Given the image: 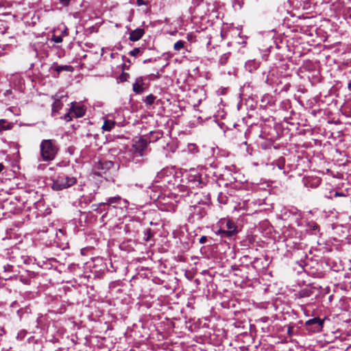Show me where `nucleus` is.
<instances>
[{
    "label": "nucleus",
    "mask_w": 351,
    "mask_h": 351,
    "mask_svg": "<svg viewBox=\"0 0 351 351\" xmlns=\"http://www.w3.org/2000/svg\"><path fill=\"white\" fill-rule=\"evenodd\" d=\"M156 96H154L152 94H149L143 99V101L146 106H151L154 103V101L156 100Z\"/></svg>",
    "instance_id": "obj_17"
},
{
    "label": "nucleus",
    "mask_w": 351,
    "mask_h": 351,
    "mask_svg": "<svg viewBox=\"0 0 351 351\" xmlns=\"http://www.w3.org/2000/svg\"><path fill=\"white\" fill-rule=\"evenodd\" d=\"M26 334H27V332H26V331H25V330H21V331H20V332L18 333L16 338H17L18 339L22 340V339L25 337Z\"/></svg>",
    "instance_id": "obj_32"
},
{
    "label": "nucleus",
    "mask_w": 351,
    "mask_h": 351,
    "mask_svg": "<svg viewBox=\"0 0 351 351\" xmlns=\"http://www.w3.org/2000/svg\"><path fill=\"white\" fill-rule=\"evenodd\" d=\"M99 166L100 167L99 168L101 169H110L112 167H113L114 164L111 161L105 160V161L100 162Z\"/></svg>",
    "instance_id": "obj_16"
},
{
    "label": "nucleus",
    "mask_w": 351,
    "mask_h": 351,
    "mask_svg": "<svg viewBox=\"0 0 351 351\" xmlns=\"http://www.w3.org/2000/svg\"><path fill=\"white\" fill-rule=\"evenodd\" d=\"M292 332H293V327L292 326H289L288 327V330H287V333L289 336L292 335Z\"/></svg>",
    "instance_id": "obj_38"
},
{
    "label": "nucleus",
    "mask_w": 351,
    "mask_h": 351,
    "mask_svg": "<svg viewBox=\"0 0 351 351\" xmlns=\"http://www.w3.org/2000/svg\"><path fill=\"white\" fill-rule=\"evenodd\" d=\"M167 147L169 152H170L171 153H174L178 149V145L176 143H167Z\"/></svg>",
    "instance_id": "obj_20"
},
{
    "label": "nucleus",
    "mask_w": 351,
    "mask_h": 351,
    "mask_svg": "<svg viewBox=\"0 0 351 351\" xmlns=\"http://www.w3.org/2000/svg\"><path fill=\"white\" fill-rule=\"evenodd\" d=\"M265 82L268 84H271V82L269 81V78H268V76H267L266 79H265Z\"/></svg>",
    "instance_id": "obj_42"
},
{
    "label": "nucleus",
    "mask_w": 351,
    "mask_h": 351,
    "mask_svg": "<svg viewBox=\"0 0 351 351\" xmlns=\"http://www.w3.org/2000/svg\"><path fill=\"white\" fill-rule=\"evenodd\" d=\"M240 182H241V183H243V182H247V180H240Z\"/></svg>",
    "instance_id": "obj_48"
},
{
    "label": "nucleus",
    "mask_w": 351,
    "mask_h": 351,
    "mask_svg": "<svg viewBox=\"0 0 351 351\" xmlns=\"http://www.w3.org/2000/svg\"><path fill=\"white\" fill-rule=\"evenodd\" d=\"M162 133L159 131L150 132L148 136H144L147 139L149 143H154L161 138Z\"/></svg>",
    "instance_id": "obj_11"
},
{
    "label": "nucleus",
    "mask_w": 351,
    "mask_h": 351,
    "mask_svg": "<svg viewBox=\"0 0 351 351\" xmlns=\"http://www.w3.org/2000/svg\"><path fill=\"white\" fill-rule=\"evenodd\" d=\"M73 67L71 65H59L56 62H53L50 66L49 71L53 77L58 78L61 72H73Z\"/></svg>",
    "instance_id": "obj_4"
},
{
    "label": "nucleus",
    "mask_w": 351,
    "mask_h": 351,
    "mask_svg": "<svg viewBox=\"0 0 351 351\" xmlns=\"http://www.w3.org/2000/svg\"><path fill=\"white\" fill-rule=\"evenodd\" d=\"M145 34V29L143 28H136L130 33L129 40L132 42L139 40Z\"/></svg>",
    "instance_id": "obj_9"
},
{
    "label": "nucleus",
    "mask_w": 351,
    "mask_h": 351,
    "mask_svg": "<svg viewBox=\"0 0 351 351\" xmlns=\"http://www.w3.org/2000/svg\"><path fill=\"white\" fill-rule=\"evenodd\" d=\"M70 111L74 113L76 117H82L86 113V108L82 105H76V103H71Z\"/></svg>",
    "instance_id": "obj_8"
},
{
    "label": "nucleus",
    "mask_w": 351,
    "mask_h": 351,
    "mask_svg": "<svg viewBox=\"0 0 351 351\" xmlns=\"http://www.w3.org/2000/svg\"><path fill=\"white\" fill-rule=\"evenodd\" d=\"M214 157L212 156L211 158H206V165H210V167H213V164L214 163Z\"/></svg>",
    "instance_id": "obj_34"
},
{
    "label": "nucleus",
    "mask_w": 351,
    "mask_h": 351,
    "mask_svg": "<svg viewBox=\"0 0 351 351\" xmlns=\"http://www.w3.org/2000/svg\"><path fill=\"white\" fill-rule=\"evenodd\" d=\"M197 168L199 169V171L197 173V176H201L204 173L205 174V176H208V174L206 172L204 171V170L208 169V168L206 167V166H199Z\"/></svg>",
    "instance_id": "obj_27"
},
{
    "label": "nucleus",
    "mask_w": 351,
    "mask_h": 351,
    "mask_svg": "<svg viewBox=\"0 0 351 351\" xmlns=\"http://www.w3.org/2000/svg\"><path fill=\"white\" fill-rule=\"evenodd\" d=\"M272 146V143L270 141H266L261 144V147L263 149H270Z\"/></svg>",
    "instance_id": "obj_25"
},
{
    "label": "nucleus",
    "mask_w": 351,
    "mask_h": 351,
    "mask_svg": "<svg viewBox=\"0 0 351 351\" xmlns=\"http://www.w3.org/2000/svg\"><path fill=\"white\" fill-rule=\"evenodd\" d=\"M141 52V49L138 47L134 48L130 51L129 54L132 56H136Z\"/></svg>",
    "instance_id": "obj_28"
},
{
    "label": "nucleus",
    "mask_w": 351,
    "mask_h": 351,
    "mask_svg": "<svg viewBox=\"0 0 351 351\" xmlns=\"http://www.w3.org/2000/svg\"><path fill=\"white\" fill-rule=\"evenodd\" d=\"M232 167V168H235V166H231V167H230V169Z\"/></svg>",
    "instance_id": "obj_52"
},
{
    "label": "nucleus",
    "mask_w": 351,
    "mask_h": 351,
    "mask_svg": "<svg viewBox=\"0 0 351 351\" xmlns=\"http://www.w3.org/2000/svg\"><path fill=\"white\" fill-rule=\"evenodd\" d=\"M58 148L52 140H43L40 144L41 156L44 160H51L55 158Z\"/></svg>",
    "instance_id": "obj_2"
},
{
    "label": "nucleus",
    "mask_w": 351,
    "mask_h": 351,
    "mask_svg": "<svg viewBox=\"0 0 351 351\" xmlns=\"http://www.w3.org/2000/svg\"><path fill=\"white\" fill-rule=\"evenodd\" d=\"M191 179L189 180V182L191 183L192 186H189L190 187H193V184H195L197 186L201 184L200 178L201 177H191Z\"/></svg>",
    "instance_id": "obj_22"
},
{
    "label": "nucleus",
    "mask_w": 351,
    "mask_h": 351,
    "mask_svg": "<svg viewBox=\"0 0 351 351\" xmlns=\"http://www.w3.org/2000/svg\"><path fill=\"white\" fill-rule=\"evenodd\" d=\"M101 205H99V204H93L92 205V207L93 208V209L97 211V213H101V210L99 209V207L101 206Z\"/></svg>",
    "instance_id": "obj_35"
},
{
    "label": "nucleus",
    "mask_w": 351,
    "mask_h": 351,
    "mask_svg": "<svg viewBox=\"0 0 351 351\" xmlns=\"http://www.w3.org/2000/svg\"><path fill=\"white\" fill-rule=\"evenodd\" d=\"M129 66H129V65H128V64L124 63V64H123V66H122V69H123V71H124V70H128V69H129Z\"/></svg>",
    "instance_id": "obj_39"
},
{
    "label": "nucleus",
    "mask_w": 351,
    "mask_h": 351,
    "mask_svg": "<svg viewBox=\"0 0 351 351\" xmlns=\"http://www.w3.org/2000/svg\"><path fill=\"white\" fill-rule=\"evenodd\" d=\"M126 61H127L128 63H130V59L127 58V59H126Z\"/></svg>",
    "instance_id": "obj_50"
},
{
    "label": "nucleus",
    "mask_w": 351,
    "mask_h": 351,
    "mask_svg": "<svg viewBox=\"0 0 351 351\" xmlns=\"http://www.w3.org/2000/svg\"><path fill=\"white\" fill-rule=\"evenodd\" d=\"M136 3L138 5H147V0H136Z\"/></svg>",
    "instance_id": "obj_36"
},
{
    "label": "nucleus",
    "mask_w": 351,
    "mask_h": 351,
    "mask_svg": "<svg viewBox=\"0 0 351 351\" xmlns=\"http://www.w3.org/2000/svg\"><path fill=\"white\" fill-rule=\"evenodd\" d=\"M97 136H98V135H97V134L94 135V137H95V138H96V137H97Z\"/></svg>",
    "instance_id": "obj_53"
},
{
    "label": "nucleus",
    "mask_w": 351,
    "mask_h": 351,
    "mask_svg": "<svg viewBox=\"0 0 351 351\" xmlns=\"http://www.w3.org/2000/svg\"><path fill=\"white\" fill-rule=\"evenodd\" d=\"M285 159L284 157H280L277 161H276V166L277 167L282 170L284 169L285 167Z\"/></svg>",
    "instance_id": "obj_18"
},
{
    "label": "nucleus",
    "mask_w": 351,
    "mask_h": 351,
    "mask_svg": "<svg viewBox=\"0 0 351 351\" xmlns=\"http://www.w3.org/2000/svg\"><path fill=\"white\" fill-rule=\"evenodd\" d=\"M115 124V121L106 119L104 121L102 129L105 131H110L114 127Z\"/></svg>",
    "instance_id": "obj_15"
},
{
    "label": "nucleus",
    "mask_w": 351,
    "mask_h": 351,
    "mask_svg": "<svg viewBox=\"0 0 351 351\" xmlns=\"http://www.w3.org/2000/svg\"><path fill=\"white\" fill-rule=\"evenodd\" d=\"M207 241V237L206 236H202L201 237V238L199 239V243H205Z\"/></svg>",
    "instance_id": "obj_37"
},
{
    "label": "nucleus",
    "mask_w": 351,
    "mask_h": 351,
    "mask_svg": "<svg viewBox=\"0 0 351 351\" xmlns=\"http://www.w3.org/2000/svg\"><path fill=\"white\" fill-rule=\"evenodd\" d=\"M87 136L90 137V136H92V134H90V133H88V134H87Z\"/></svg>",
    "instance_id": "obj_49"
},
{
    "label": "nucleus",
    "mask_w": 351,
    "mask_h": 351,
    "mask_svg": "<svg viewBox=\"0 0 351 351\" xmlns=\"http://www.w3.org/2000/svg\"><path fill=\"white\" fill-rule=\"evenodd\" d=\"M185 42L183 40L177 41L173 46V49L175 51H180L181 49H183L184 47Z\"/></svg>",
    "instance_id": "obj_19"
},
{
    "label": "nucleus",
    "mask_w": 351,
    "mask_h": 351,
    "mask_svg": "<svg viewBox=\"0 0 351 351\" xmlns=\"http://www.w3.org/2000/svg\"><path fill=\"white\" fill-rule=\"evenodd\" d=\"M118 49L121 50L122 49V46L119 45L117 47Z\"/></svg>",
    "instance_id": "obj_46"
},
{
    "label": "nucleus",
    "mask_w": 351,
    "mask_h": 351,
    "mask_svg": "<svg viewBox=\"0 0 351 351\" xmlns=\"http://www.w3.org/2000/svg\"><path fill=\"white\" fill-rule=\"evenodd\" d=\"M324 320L319 317H314L307 320L305 325L307 330L312 332H320L323 328Z\"/></svg>",
    "instance_id": "obj_5"
},
{
    "label": "nucleus",
    "mask_w": 351,
    "mask_h": 351,
    "mask_svg": "<svg viewBox=\"0 0 351 351\" xmlns=\"http://www.w3.org/2000/svg\"><path fill=\"white\" fill-rule=\"evenodd\" d=\"M233 187L236 188V189H240V188H241V186L240 184H235Z\"/></svg>",
    "instance_id": "obj_43"
},
{
    "label": "nucleus",
    "mask_w": 351,
    "mask_h": 351,
    "mask_svg": "<svg viewBox=\"0 0 351 351\" xmlns=\"http://www.w3.org/2000/svg\"><path fill=\"white\" fill-rule=\"evenodd\" d=\"M208 151L212 154V155L213 156V154L215 152V148H209L208 149Z\"/></svg>",
    "instance_id": "obj_41"
},
{
    "label": "nucleus",
    "mask_w": 351,
    "mask_h": 351,
    "mask_svg": "<svg viewBox=\"0 0 351 351\" xmlns=\"http://www.w3.org/2000/svg\"><path fill=\"white\" fill-rule=\"evenodd\" d=\"M130 75L128 73L122 72L119 77V80L120 82H124L128 81Z\"/></svg>",
    "instance_id": "obj_23"
},
{
    "label": "nucleus",
    "mask_w": 351,
    "mask_h": 351,
    "mask_svg": "<svg viewBox=\"0 0 351 351\" xmlns=\"http://www.w3.org/2000/svg\"><path fill=\"white\" fill-rule=\"evenodd\" d=\"M339 196H345V195L342 193L335 192L334 193V197H339Z\"/></svg>",
    "instance_id": "obj_40"
},
{
    "label": "nucleus",
    "mask_w": 351,
    "mask_h": 351,
    "mask_svg": "<svg viewBox=\"0 0 351 351\" xmlns=\"http://www.w3.org/2000/svg\"><path fill=\"white\" fill-rule=\"evenodd\" d=\"M149 142L147 138L143 137H141L138 141H135L133 144V147L136 153L139 154V156L143 155L144 150L147 148Z\"/></svg>",
    "instance_id": "obj_6"
},
{
    "label": "nucleus",
    "mask_w": 351,
    "mask_h": 351,
    "mask_svg": "<svg viewBox=\"0 0 351 351\" xmlns=\"http://www.w3.org/2000/svg\"><path fill=\"white\" fill-rule=\"evenodd\" d=\"M52 40L54 41L56 43H60L62 42V38L61 36H56V35H53L52 36Z\"/></svg>",
    "instance_id": "obj_29"
},
{
    "label": "nucleus",
    "mask_w": 351,
    "mask_h": 351,
    "mask_svg": "<svg viewBox=\"0 0 351 351\" xmlns=\"http://www.w3.org/2000/svg\"><path fill=\"white\" fill-rule=\"evenodd\" d=\"M216 228L218 229L215 231V234L221 238H231L239 232L237 225L231 219H220L216 223Z\"/></svg>",
    "instance_id": "obj_1"
},
{
    "label": "nucleus",
    "mask_w": 351,
    "mask_h": 351,
    "mask_svg": "<svg viewBox=\"0 0 351 351\" xmlns=\"http://www.w3.org/2000/svg\"><path fill=\"white\" fill-rule=\"evenodd\" d=\"M110 56H111V58H113L114 57V53H111Z\"/></svg>",
    "instance_id": "obj_51"
},
{
    "label": "nucleus",
    "mask_w": 351,
    "mask_h": 351,
    "mask_svg": "<svg viewBox=\"0 0 351 351\" xmlns=\"http://www.w3.org/2000/svg\"><path fill=\"white\" fill-rule=\"evenodd\" d=\"M169 173V175H176L177 173V172L175 170V168L173 167H167V168H165L162 169V173L164 175L167 174V173Z\"/></svg>",
    "instance_id": "obj_21"
},
{
    "label": "nucleus",
    "mask_w": 351,
    "mask_h": 351,
    "mask_svg": "<svg viewBox=\"0 0 351 351\" xmlns=\"http://www.w3.org/2000/svg\"><path fill=\"white\" fill-rule=\"evenodd\" d=\"M145 235L146 236V237L145 238V241H148L152 235L151 233V230L147 229L145 232Z\"/></svg>",
    "instance_id": "obj_31"
},
{
    "label": "nucleus",
    "mask_w": 351,
    "mask_h": 351,
    "mask_svg": "<svg viewBox=\"0 0 351 351\" xmlns=\"http://www.w3.org/2000/svg\"><path fill=\"white\" fill-rule=\"evenodd\" d=\"M52 189L60 191L69 188L76 182L75 177H53Z\"/></svg>",
    "instance_id": "obj_3"
},
{
    "label": "nucleus",
    "mask_w": 351,
    "mask_h": 351,
    "mask_svg": "<svg viewBox=\"0 0 351 351\" xmlns=\"http://www.w3.org/2000/svg\"><path fill=\"white\" fill-rule=\"evenodd\" d=\"M71 112H71V111L69 110V112H67L66 114H64V116L63 119H64L66 121L69 122V121H71V120H72V117L71 116Z\"/></svg>",
    "instance_id": "obj_33"
},
{
    "label": "nucleus",
    "mask_w": 351,
    "mask_h": 351,
    "mask_svg": "<svg viewBox=\"0 0 351 351\" xmlns=\"http://www.w3.org/2000/svg\"><path fill=\"white\" fill-rule=\"evenodd\" d=\"M302 182L305 187L314 189L320 184L321 179L319 177H303Z\"/></svg>",
    "instance_id": "obj_7"
},
{
    "label": "nucleus",
    "mask_w": 351,
    "mask_h": 351,
    "mask_svg": "<svg viewBox=\"0 0 351 351\" xmlns=\"http://www.w3.org/2000/svg\"><path fill=\"white\" fill-rule=\"evenodd\" d=\"M3 168L4 166L1 163H0V172L3 169Z\"/></svg>",
    "instance_id": "obj_44"
},
{
    "label": "nucleus",
    "mask_w": 351,
    "mask_h": 351,
    "mask_svg": "<svg viewBox=\"0 0 351 351\" xmlns=\"http://www.w3.org/2000/svg\"><path fill=\"white\" fill-rule=\"evenodd\" d=\"M143 79L142 77H138L136 79L135 82L133 84L132 90L136 94H141L143 92Z\"/></svg>",
    "instance_id": "obj_10"
},
{
    "label": "nucleus",
    "mask_w": 351,
    "mask_h": 351,
    "mask_svg": "<svg viewBox=\"0 0 351 351\" xmlns=\"http://www.w3.org/2000/svg\"><path fill=\"white\" fill-rule=\"evenodd\" d=\"M73 0H58L59 3L64 7H68Z\"/></svg>",
    "instance_id": "obj_30"
},
{
    "label": "nucleus",
    "mask_w": 351,
    "mask_h": 351,
    "mask_svg": "<svg viewBox=\"0 0 351 351\" xmlns=\"http://www.w3.org/2000/svg\"><path fill=\"white\" fill-rule=\"evenodd\" d=\"M63 104L59 99H56L51 106V115L56 116L59 110L62 108Z\"/></svg>",
    "instance_id": "obj_12"
},
{
    "label": "nucleus",
    "mask_w": 351,
    "mask_h": 351,
    "mask_svg": "<svg viewBox=\"0 0 351 351\" xmlns=\"http://www.w3.org/2000/svg\"><path fill=\"white\" fill-rule=\"evenodd\" d=\"M232 178L234 180V182H237V179H236V178H235V177H232Z\"/></svg>",
    "instance_id": "obj_47"
},
{
    "label": "nucleus",
    "mask_w": 351,
    "mask_h": 351,
    "mask_svg": "<svg viewBox=\"0 0 351 351\" xmlns=\"http://www.w3.org/2000/svg\"><path fill=\"white\" fill-rule=\"evenodd\" d=\"M218 202L221 204H226L228 202V197L221 193L218 196Z\"/></svg>",
    "instance_id": "obj_26"
},
{
    "label": "nucleus",
    "mask_w": 351,
    "mask_h": 351,
    "mask_svg": "<svg viewBox=\"0 0 351 351\" xmlns=\"http://www.w3.org/2000/svg\"><path fill=\"white\" fill-rule=\"evenodd\" d=\"M121 197L119 195L115 197H109L106 202L99 203V205L111 206L113 204H118L120 203Z\"/></svg>",
    "instance_id": "obj_13"
},
{
    "label": "nucleus",
    "mask_w": 351,
    "mask_h": 351,
    "mask_svg": "<svg viewBox=\"0 0 351 351\" xmlns=\"http://www.w3.org/2000/svg\"><path fill=\"white\" fill-rule=\"evenodd\" d=\"M151 62V59H147V60H145L143 61L144 63H147V62Z\"/></svg>",
    "instance_id": "obj_45"
},
{
    "label": "nucleus",
    "mask_w": 351,
    "mask_h": 351,
    "mask_svg": "<svg viewBox=\"0 0 351 351\" xmlns=\"http://www.w3.org/2000/svg\"><path fill=\"white\" fill-rule=\"evenodd\" d=\"M188 150L191 154H195L198 152L197 147L195 144H189Z\"/></svg>",
    "instance_id": "obj_24"
},
{
    "label": "nucleus",
    "mask_w": 351,
    "mask_h": 351,
    "mask_svg": "<svg viewBox=\"0 0 351 351\" xmlns=\"http://www.w3.org/2000/svg\"><path fill=\"white\" fill-rule=\"evenodd\" d=\"M12 127V123H9L5 119H0V134H1L3 131L11 130Z\"/></svg>",
    "instance_id": "obj_14"
}]
</instances>
